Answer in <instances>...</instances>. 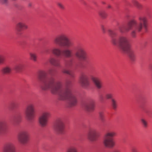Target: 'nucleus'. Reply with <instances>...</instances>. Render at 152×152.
I'll use <instances>...</instances> for the list:
<instances>
[{
	"instance_id": "2f4dec72",
	"label": "nucleus",
	"mask_w": 152,
	"mask_h": 152,
	"mask_svg": "<svg viewBox=\"0 0 152 152\" xmlns=\"http://www.w3.org/2000/svg\"><path fill=\"white\" fill-rule=\"evenodd\" d=\"M113 94L111 93H107L105 95V98L107 99H114L113 98Z\"/></svg>"
},
{
	"instance_id": "ea45409f",
	"label": "nucleus",
	"mask_w": 152,
	"mask_h": 152,
	"mask_svg": "<svg viewBox=\"0 0 152 152\" xmlns=\"http://www.w3.org/2000/svg\"><path fill=\"white\" fill-rule=\"evenodd\" d=\"M132 152H138L136 148H132Z\"/></svg>"
},
{
	"instance_id": "9b49d317",
	"label": "nucleus",
	"mask_w": 152,
	"mask_h": 152,
	"mask_svg": "<svg viewBox=\"0 0 152 152\" xmlns=\"http://www.w3.org/2000/svg\"><path fill=\"white\" fill-rule=\"evenodd\" d=\"M79 82L83 88L88 87L90 85V82L87 75L85 73H82L80 77Z\"/></svg>"
},
{
	"instance_id": "f03ea898",
	"label": "nucleus",
	"mask_w": 152,
	"mask_h": 152,
	"mask_svg": "<svg viewBox=\"0 0 152 152\" xmlns=\"http://www.w3.org/2000/svg\"><path fill=\"white\" fill-rule=\"evenodd\" d=\"M138 22L134 20L130 21L127 24L126 26H119V29L121 33L128 32L132 30L131 35L133 38H135L136 36L137 31L140 32L142 30L143 27L146 28L147 27V19L144 16H140L138 18Z\"/></svg>"
},
{
	"instance_id": "7c9ffc66",
	"label": "nucleus",
	"mask_w": 152,
	"mask_h": 152,
	"mask_svg": "<svg viewBox=\"0 0 152 152\" xmlns=\"http://www.w3.org/2000/svg\"><path fill=\"white\" fill-rule=\"evenodd\" d=\"M72 61L71 59L66 61L65 63V66L66 67H69L72 66Z\"/></svg>"
},
{
	"instance_id": "423d86ee",
	"label": "nucleus",
	"mask_w": 152,
	"mask_h": 152,
	"mask_svg": "<svg viewBox=\"0 0 152 152\" xmlns=\"http://www.w3.org/2000/svg\"><path fill=\"white\" fill-rule=\"evenodd\" d=\"M35 107L34 105L30 104L26 107L25 113L27 119L29 121H32L35 116Z\"/></svg>"
},
{
	"instance_id": "f3484780",
	"label": "nucleus",
	"mask_w": 152,
	"mask_h": 152,
	"mask_svg": "<svg viewBox=\"0 0 152 152\" xmlns=\"http://www.w3.org/2000/svg\"><path fill=\"white\" fill-rule=\"evenodd\" d=\"M63 53L64 56L66 58H69L73 56L72 50L70 48H66L63 51Z\"/></svg>"
},
{
	"instance_id": "aec40b11",
	"label": "nucleus",
	"mask_w": 152,
	"mask_h": 152,
	"mask_svg": "<svg viewBox=\"0 0 152 152\" xmlns=\"http://www.w3.org/2000/svg\"><path fill=\"white\" fill-rule=\"evenodd\" d=\"M51 51L53 54L57 56H59L61 55V50L57 48H53L51 50Z\"/></svg>"
},
{
	"instance_id": "a19ab883",
	"label": "nucleus",
	"mask_w": 152,
	"mask_h": 152,
	"mask_svg": "<svg viewBox=\"0 0 152 152\" xmlns=\"http://www.w3.org/2000/svg\"><path fill=\"white\" fill-rule=\"evenodd\" d=\"M53 71V70L52 69H50L48 70V72L50 74H52Z\"/></svg>"
},
{
	"instance_id": "473e14b6",
	"label": "nucleus",
	"mask_w": 152,
	"mask_h": 152,
	"mask_svg": "<svg viewBox=\"0 0 152 152\" xmlns=\"http://www.w3.org/2000/svg\"><path fill=\"white\" fill-rule=\"evenodd\" d=\"M141 121L142 124L144 127L146 128L148 126V124L147 121L144 119H141Z\"/></svg>"
},
{
	"instance_id": "f704fd0d",
	"label": "nucleus",
	"mask_w": 152,
	"mask_h": 152,
	"mask_svg": "<svg viewBox=\"0 0 152 152\" xmlns=\"http://www.w3.org/2000/svg\"><path fill=\"white\" fill-rule=\"evenodd\" d=\"M57 5L58 7L62 10H64L65 9L64 5L61 2H58Z\"/></svg>"
},
{
	"instance_id": "cd10ccee",
	"label": "nucleus",
	"mask_w": 152,
	"mask_h": 152,
	"mask_svg": "<svg viewBox=\"0 0 152 152\" xmlns=\"http://www.w3.org/2000/svg\"><path fill=\"white\" fill-rule=\"evenodd\" d=\"M98 14L101 17L103 18H106L107 16V14L104 11H99L98 12Z\"/></svg>"
},
{
	"instance_id": "4468645a",
	"label": "nucleus",
	"mask_w": 152,
	"mask_h": 152,
	"mask_svg": "<svg viewBox=\"0 0 152 152\" xmlns=\"http://www.w3.org/2000/svg\"><path fill=\"white\" fill-rule=\"evenodd\" d=\"M9 130L8 122L5 120L0 121V134H6Z\"/></svg>"
},
{
	"instance_id": "4c0bfd02",
	"label": "nucleus",
	"mask_w": 152,
	"mask_h": 152,
	"mask_svg": "<svg viewBox=\"0 0 152 152\" xmlns=\"http://www.w3.org/2000/svg\"><path fill=\"white\" fill-rule=\"evenodd\" d=\"M11 108H12V109H14L15 108V107H16V104H15V103H12V104H11Z\"/></svg>"
},
{
	"instance_id": "4be33fe9",
	"label": "nucleus",
	"mask_w": 152,
	"mask_h": 152,
	"mask_svg": "<svg viewBox=\"0 0 152 152\" xmlns=\"http://www.w3.org/2000/svg\"><path fill=\"white\" fill-rule=\"evenodd\" d=\"M1 72L4 75H7L10 73V67L9 66L4 67L1 69Z\"/></svg>"
},
{
	"instance_id": "5701e85b",
	"label": "nucleus",
	"mask_w": 152,
	"mask_h": 152,
	"mask_svg": "<svg viewBox=\"0 0 152 152\" xmlns=\"http://www.w3.org/2000/svg\"><path fill=\"white\" fill-rule=\"evenodd\" d=\"M132 3L139 9H141L142 7L141 4L140 3L136 0H133L132 1Z\"/></svg>"
},
{
	"instance_id": "6ab92c4d",
	"label": "nucleus",
	"mask_w": 152,
	"mask_h": 152,
	"mask_svg": "<svg viewBox=\"0 0 152 152\" xmlns=\"http://www.w3.org/2000/svg\"><path fill=\"white\" fill-rule=\"evenodd\" d=\"M48 61L52 65L56 66H60V63L59 61H57L54 57H50L49 58Z\"/></svg>"
},
{
	"instance_id": "ddd939ff",
	"label": "nucleus",
	"mask_w": 152,
	"mask_h": 152,
	"mask_svg": "<svg viewBox=\"0 0 152 152\" xmlns=\"http://www.w3.org/2000/svg\"><path fill=\"white\" fill-rule=\"evenodd\" d=\"M83 107L86 111L92 112L94 109L95 101L93 99L90 100L84 104Z\"/></svg>"
},
{
	"instance_id": "a878e982",
	"label": "nucleus",
	"mask_w": 152,
	"mask_h": 152,
	"mask_svg": "<svg viewBox=\"0 0 152 152\" xmlns=\"http://www.w3.org/2000/svg\"><path fill=\"white\" fill-rule=\"evenodd\" d=\"M3 152H10V144L9 142L4 144L3 149Z\"/></svg>"
},
{
	"instance_id": "c9c22d12",
	"label": "nucleus",
	"mask_w": 152,
	"mask_h": 152,
	"mask_svg": "<svg viewBox=\"0 0 152 152\" xmlns=\"http://www.w3.org/2000/svg\"><path fill=\"white\" fill-rule=\"evenodd\" d=\"M5 60V58L4 56L2 55H0V64L4 63Z\"/></svg>"
},
{
	"instance_id": "79ce46f5",
	"label": "nucleus",
	"mask_w": 152,
	"mask_h": 152,
	"mask_svg": "<svg viewBox=\"0 0 152 152\" xmlns=\"http://www.w3.org/2000/svg\"><path fill=\"white\" fill-rule=\"evenodd\" d=\"M45 52L47 54H49L50 53V52L48 50H46L45 51Z\"/></svg>"
},
{
	"instance_id": "7ed1b4c3",
	"label": "nucleus",
	"mask_w": 152,
	"mask_h": 152,
	"mask_svg": "<svg viewBox=\"0 0 152 152\" xmlns=\"http://www.w3.org/2000/svg\"><path fill=\"white\" fill-rule=\"evenodd\" d=\"M109 35L111 39V42L115 46L119 47L121 50L127 51L129 48L131 47L129 39L125 35L119 36L117 39L115 37L116 36V33L111 30H108Z\"/></svg>"
},
{
	"instance_id": "9d476101",
	"label": "nucleus",
	"mask_w": 152,
	"mask_h": 152,
	"mask_svg": "<svg viewBox=\"0 0 152 152\" xmlns=\"http://www.w3.org/2000/svg\"><path fill=\"white\" fill-rule=\"evenodd\" d=\"M75 56L77 58L84 60L86 59V53L83 48L80 46H77L76 48Z\"/></svg>"
},
{
	"instance_id": "f257e3e1",
	"label": "nucleus",
	"mask_w": 152,
	"mask_h": 152,
	"mask_svg": "<svg viewBox=\"0 0 152 152\" xmlns=\"http://www.w3.org/2000/svg\"><path fill=\"white\" fill-rule=\"evenodd\" d=\"M38 77L42 83L41 87L42 90L45 91L50 90L53 94L58 95L60 100L68 99V104L70 107L76 105L77 102V95L69 86L71 82L67 81L66 83V88H62L61 83L56 80L54 77H51L46 80V73L44 71H41L39 72Z\"/></svg>"
},
{
	"instance_id": "2eb2a0df",
	"label": "nucleus",
	"mask_w": 152,
	"mask_h": 152,
	"mask_svg": "<svg viewBox=\"0 0 152 152\" xmlns=\"http://www.w3.org/2000/svg\"><path fill=\"white\" fill-rule=\"evenodd\" d=\"M91 79L97 89H100L102 88V83L99 78L97 77H92Z\"/></svg>"
},
{
	"instance_id": "f8f14e48",
	"label": "nucleus",
	"mask_w": 152,
	"mask_h": 152,
	"mask_svg": "<svg viewBox=\"0 0 152 152\" xmlns=\"http://www.w3.org/2000/svg\"><path fill=\"white\" fill-rule=\"evenodd\" d=\"M99 135V133L97 130L95 129H92L88 132V138L91 141L94 142L97 140Z\"/></svg>"
},
{
	"instance_id": "e433bc0d",
	"label": "nucleus",
	"mask_w": 152,
	"mask_h": 152,
	"mask_svg": "<svg viewBox=\"0 0 152 152\" xmlns=\"http://www.w3.org/2000/svg\"><path fill=\"white\" fill-rule=\"evenodd\" d=\"M9 2V0H0V2L1 4L7 5Z\"/></svg>"
},
{
	"instance_id": "c756f323",
	"label": "nucleus",
	"mask_w": 152,
	"mask_h": 152,
	"mask_svg": "<svg viewBox=\"0 0 152 152\" xmlns=\"http://www.w3.org/2000/svg\"><path fill=\"white\" fill-rule=\"evenodd\" d=\"M99 117L100 120L102 121H103L104 120V114L103 111H100L99 113Z\"/></svg>"
},
{
	"instance_id": "412c9836",
	"label": "nucleus",
	"mask_w": 152,
	"mask_h": 152,
	"mask_svg": "<svg viewBox=\"0 0 152 152\" xmlns=\"http://www.w3.org/2000/svg\"><path fill=\"white\" fill-rule=\"evenodd\" d=\"M24 67V65L23 64H20L16 65L14 68V69L18 72H20L22 70Z\"/></svg>"
},
{
	"instance_id": "6e6552de",
	"label": "nucleus",
	"mask_w": 152,
	"mask_h": 152,
	"mask_svg": "<svg viewBox=\"0 0 152 152\" xmlns=\"http://www.w3.org/2000/svg\"><path fill=\"white\" fill-rule=\"evenodd\" d=\"M50 113L49 112H44L40 116L39 122L40 125L42 127L46 126L48 124V118L50 117Z\"/></svg>"
},
{
	"instance_id": "393cba45",
	"label": "nucleus",
	"mask_w": 152,
	"mask_h": 152,
	"mask_svg": "<svg viewBox=\"0 0 152 152\" xmlns=\"http://www.w3.org/2000/svg\"><path fill=\"white\" fill-rule=\"evenodd\" d=\"M66 152H78L77 148L74 146H72L69 148Z\"/></svg>"
},
{
	"instance_id": "a18cd8bd",
	"label": "nucleus",
	"mask_w": 152,
	"mask_h": 152,
	"mask_svg": "<svg viewBox=\"0 0 152 152\" xmlns=\"http://www.w3.org/2000/svg\"><path fill=\"white\" fill-rule=\"evenodd\" d=\"M114 152H120V151L119 150H116Z\"/></svg>"
},
{
	"instance_id": "dca6fc26",
	"label": "nucleus",
	"mask_w": 152,
	"mask_h": 152,
	"mask_svg": "<svg viewBox=\"0 0 152 152\" xmlns=\"http://www.w3.org/2000/svg\"><path fill=\"white\" fill-rule=\"evenodd\" d=\"M123 52L127 54L130 60L131 61H134L135 60V56L134 52L133 50H131V47L129 48L128 50H127V51H124Z\"/></svg>"
},
{
	"instance_id": "58836bf2",
	"label": "nucleus",
	"mask_w": 152,
	"mask_h": 152,
	"mask_svg": "<svg viewBox=\"0 0 152 152\" xmlns=\"http://www.w3.org/2000/svg\"><path fill=\"white\" fill-rule=\"evenodd\" d=\"M101 28L102 30V31L104 33L105 32V28L103 26H101Z\"/></svg>"
},
{
	"instance_id": "a211bd4d",
	"label": "nucleus",
	"mask_w": 152,
	"mask_h": 152,
	"mask_svg": "<svg viewBox=\"0 0 152 152\" xmlns=\"http://www.w3.org/2000/svg\"><path fill=\"white\" fill-rule=\"evenodd\" d=\"M28 28V26L22 22H18L16 25L17 29L18 32L21 31L23 29H27Z\"/></svg>"
},
{
	"instance_id": "72a5a7b5",
	"label": "nucleus",
	"mask_w": 152,
	"mask_h": 152,
	"mask_svg": "<svg viewBox=\"0 0 152 152\" xmlns=\"http://www.w3.org/2000/svg\"><path fill=\"white\" fill-rule=\"evenodd\" d=\"M10 152H16L15 146L10 143Z\"/></svg>"
},
{
	"instance_id": "39448f33",
	"label": "nucleus",
	"mask_w": 152,
	"mask_h": 152,
	"mask_svg": "<svg viewBox=\"0 0 152 152\" xmlns=\"http://www.w3.org/2000/svg\"><path fill=\"white\" fill-rule=\"evenodd\" d=\"M116 133L114 131L107 132L104 135L103 142L106 148H112L115 145V142L114 137L116 136Z\"/></svg>"
},
{
	"instance_id": "20e7f679",
	"label": "nucleus",
	"mask_w": 152,
	"mask_h": 152,
	"mask_svg": "<svg viewBox=\"0 0 152 152\" xmlns=\"http://www.w3.org/2000/svg\"><path fill=\"white\" fill-rule=\"evenodd\" d=\"M53 42L55 44L61 46L69 47L74 45L73 42L70 41L67 35L64 33L59 34L55 37Z\"/></svg>"
},
{
	"instance_id": "c03bdc74",
	"label": "nucleus",
	"mask_w": 152,
	"mask_h": 152,
	"mask_svg": "<svg viewBox=\"0 0 152 152\" xmlns=\"http://www.w3.org/2000/svg\"><path fill=\"white\" fill-rule=\"evenodd\" d=\"M112 7L111 6L110 4H108L107 6L108 8L110 9Z\"/></svg>"
},
{
	"instance_id": "c85d7f7f",
	"label": "nucleus",
	"mask_w": 152,
	"mask_h": 152,
	"mask_svg": "<svg viewBox=\"0 0 152 152\" xmlns=\"http://www.w3.org/2000/svg\"><path fill=\"white\" fill-rule=\"evenodd\" d=\"M62 72L66 74L69 75L72 77H74L72 73L70 72L66 69L65 68L63 69H62Z\"/></svg>"
},
{
	"instance_id": "37998d69",
	"label": "nucleus",
	"mask_w": 152,
	"mask_h": 152,
	"mask_svg": "<svg viewBox=\"0 0 152 152\" xmlns=\"http://www.w3.org/2000/svg\"><path fill=\"white\" fill-rule=\"evenodd\" d=\"M28 5L29 7H31L32 5V4L31 3H29L28 4Z\"/></svg>"
},
{
	"instance_id": "b1692460",
	"label": "nucleus",
	"mask_w": 152,
	"mask_h": 152,
	"mask_svg": "<svg viewBox=\"0 0 152 152\" xmlns=\"http://www.w3.org/2000/svg\"><path fill=\"white\" fill-rule=\"evenodd\" d=\"M29 55L30 57V59L34 62H36L37 60V54L34 53H30Z\"/></svg>"
},
{
	"instance_id": "bb28decb",
	"label": "nucleus",
	"mask_w": 152,
	"mask_h": 152,
	"mask_svg": "<svg viewBox=\"0 0 152 152\" xmlns=\"http://www.w3.org/2000/svg\"><path fill=\"white\" fill-rule=\"evenodd\" d=\"M111 105L113 108L115 110L117 107V104L116 100L115 99H112L111 101Z\"/></svg>"
},
{
	"instance_id": "1a4fd4ad",
	"label": "nucleus",
	"mask_w": 152,
	"mask_h": 152,
	"mask_svg": "<svg viewBox=\"0 0 152 152\" xmlns=\"http://www.w3.org/2000/svg\"><path fill=\"white\" fill-rule=\"evenodd\" d=\"M18 140L23 144L27 143L28 140V132L26 131H23L20 132L18 136Z\"/></svg>"
},
{
	"instance_id": "0eeeda50",
	"label": "nucleus",
	"mask_w": 152,
	"mask_h": 152,
	"mask_svg": "<svg viewBox=\"0 0 152 152\" xmlns=\"http://www.w3.org/2000/svg\"><path fill=\"white\" fill-rule=\"evenodd\" d=\"M54 129L58 134H64L65 132V126L63 120L62 119H58L54 126Z\"/></svg>"
}]
</instances>
